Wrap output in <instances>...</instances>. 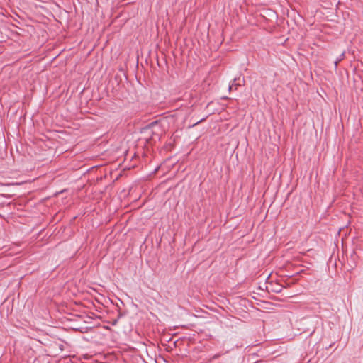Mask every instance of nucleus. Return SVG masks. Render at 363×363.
Segmentation results:
<instances>
[{
  "label": "nucleus",
  "mask_w": 363,
  "mask_h": 363,
  "mask_svg": "<svg viewBox=\"0 0 363 363\" xmlns=\"http://www.w3.org/2000/svg\"><path fill=\"white\" fill-rule=\"evenodd\" d=\"M345 53L342 52L338 58L334 62L335 69L337 67L338 63L344 58Z\"/></svg>",
  "instance_id": "1"
},
{
  "label": "nucleus",
  "mask_w": 363,
  "mask_h": 363,
  "mask_svg": "<svg viewBox=\"0 0 363 363\" xmlns=\"http://www.w3.org/2000/svg\"><path fill=\"white\" fill-rule=\"evenodd\" d=\"M219 356V354H216L215 356H213V359L218 358Z\"/></svg>",
  "instance_id": "3"
},
{
  "label": "nucleus",
  "mask_w": 363,
  "mask_h": 363,
  "mask_svg": "<svg viewBox=\"0 0 363 363\" xmlns=\"http://www.w3.org/2000/svg\"><path fill=\"white\" fill-rule=\"evenodd\" d=\"M236 79H234L233 82L229 86V91H231L232 89H237L238 86H240V84H238L235 82Z\"/></svg>",
  "instance_id": "2"
}]
</instances>
